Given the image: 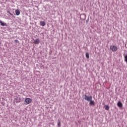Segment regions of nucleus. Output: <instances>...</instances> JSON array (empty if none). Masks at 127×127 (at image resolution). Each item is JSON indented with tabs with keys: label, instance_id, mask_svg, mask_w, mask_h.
<instances>
[{
	"label": "nucleus",
	"instance_id": "9b49d317",
	"mask_svg": "<svg viewBox=\"0 0 127 127\" xmlns=\"http://www.w3.org/2000/svg\"><path fill=\"white\" fill-rule=\"evenodd\" d=\"M86 58H88V59H89L90 58V56L89 55V53H87L86 54Z\"/></svg>",
	"mask_w": 127,
	"mask_h": 127
},
{
	"label": "nucleus",
	"instance_id": "dca6fc26",
	"mask_svg": "<svg viewBox=\"0 0 127 127\" xmlns=\"http://www.w3.org/2000/svg\"><path fill=\"white\" fill-rule=\"evenodd\" d=\"M9 14H10V15H13V14L11 13H10Z\"/></svg>",
	"mask_w": 127,
	"mask_h": 127
},
{
	"label": "nucleus",
	"instance_id": "f257e3e1",
	"mask_svg": "<svg viewBox=\"0 0 127 127\" xmlns=\"http://www.w3.org/2000/svg\"><path fill=\"white\" fill-rule=\"evenodd\" d=\"M110 48L113 52H116V51H118V47H117L116 46H115V45L110 46Z\"/></svg>",
	"mask_w": 127,
	"mask_h": 127
},
{
	"label": "nucleus",
	"instance_id": "423d86ee",
	"mask_svg": "<svg viewBox=\"0 0 127 127\" xmlns=\"http://www.w3.org/2000/svg\"><path fill=\"white\" fill-rule=\"evenodd\" d=\"M90 104L91 105V106H95V101H94L93 100H90L89 101Z\"/></svg>",
	"mask_w": 127,
	"mask_h": 127
},
{
	"label": "nucleus",
	"instance_id": "ddd939ff",
	"mask_svg": "<svg viewBox=\"0 0 127 127\" xmlns=\"http://www.w3.org/2000/svg\"><path fill=\"white\" fill-rule=\"evenodd\" d=\"M125 62L127 64V55L125 56Z\"/></svg>",
	"mask_w": 127,
	"mask_h": 127
},
{
	"label": "nucleus",
	"instance_id": "f8f14e48",
	"mask_svg": "<svg viewBox=\"0 0 127 127\" xmlns=\"http://www.w3.org/2000/svg\"><path fill=\"white\" fill-rule=\"evenodd\" d=\"M58 126H59V127H61V123H60V120H58Z\"/></svg>",
	"mask_w": 127,
	"mask_h": 127
},
{
	"label": "nucleus",
	"instance_id": "39448f33",
	"mask_svg": "<svg viewBox=\"0 0 127 127\" xmlns=\"http://www.w3.org/2000/svg\"><path fill=\"white\" fill-rule=\"evenodd\" d=\"M15 12L17 15H19V14H20V11L18 9H16Z\"/></svg>",
	"mask_w": 127,
	"mask_h": 127
},
{
	"label": "nucleus",
	"instance_id": "1a4fd4ad",
	"mask_svg": "<svg viewBox=\"0 0 127 127\" xmlns=\"http://www.w3.org/2000/svg\"><path fill=\"white\" fill-rule=\"evenodd\" d=\"M0 25H1V26H5V25L6 24L4 22H3L2 21H1V20L0 21Z\"/></svg>",
	"mask_w": 127,
	"mask_h": 127
},
{
	"label": "nucleus",
	"instance_id": "6e6552de",
	"mask_svg": "<svg viewBox=\"0 0 127 127\" xmlns=\"http://www.w3.org/2000/svg\"><path fill=\"white\" fill-rule=\"evenodd\" d=\"M40 25H41L42 26H45V22L41 21L40 22Z\"/></svg>",
	"mask_w": 127,
	"mask_h": 127
},
{
	"label": "nucleus",
	"instance_id": "2eb2a0df",
	"mask_svg": "<svg viewBox=\"0 0 127 127\" xmlns=\"http://www.w3.org/2000/svg\"><path fill=\"white\" fill-rule=\"evenodd\" d=\"M7 13H9V14L10 13V12L9 11H7Z\"/></svg>",
	"mask_w": 127,
	"mask_h": 127
},
{
	"label": "nucleus",
	"instance_id": "9d476101",
	"mask_svg": "<svg viewBox=\"0 0 127 127\" xmlns=\"http://www.w3.org/2000/svg\"><path fill=\"white\" fill-rule=\"evenodd\" d=\"M109 109H110V107H109V106H108V105L105 106V110L106 111H109Z\"/></svg>",
	"mask_w": 127,
	"mask_h": 127
},
{
	"label": "nucleus",
	"instance_id": "f03ea898",
	"mask_svg": "<svg viewBox=\"0 0 127 127\" xmlns=\"http://www.w3.org/2000/svg\"><path fill=\"white\" fill-rule=\"evenodd\" d=\"M84 99V100H85V101L90 102V101H91V100L93 99V97L92 96H88L87 95H85Z\"/></svg>",
	"mask_w": 127,
	"mask_h": 127
},
{
	"label": "nucleus",
	"instance_id": "0eeeda50",
	"mask_svg": "<svg viewBox=\"0 0 127 127\" xmlns=\"http://www.w3.org/2000/svg\"><path fill=\"white\" fill-rule=\"evenodd\" d=\"M34 43H35V44H39V39H36L34 41Z\"/></svg>",
	"mask_w": 127,
	"mask_h": 127
},
{
	"label": "nucleus",
	"instance_id": "f3484780",
	"mask_svg": "<svg viewBox=\"0 0 127 127\" xmlns=\"http://www.w3.org/2000/svg\"><path fill=\"white\" fill-rule=\"evenodd\" d=\"M80 18H81V16H80Z\"/></svg>",
	"mask_w": 127,
	"mask_h": 127
},
{
	"label": "nucleus",
	"instance_id": "4468645a",
	"mask_svg": "<svg viewBox=\"0 0 127 127\" xmlns=\"http://www.w3.org/2000/svg\"><path fill=\"white\" fill-rule=\"evenodd\" d=\"M15 42L16 43H19V41H18V40H15Z\"/></svg>",
	"mask_w": 127,
	"mask_h": 127
},
{
	"label": "nucleus",
	"instance_id": "7ed1b4c3",
	"mask_svg": "<svg viewBox=\"0 0 127 127\" xmlns=\"http://www.w3.org/2000/svg\"><path fill=\"white\" fill-rule=\"evenodd\" d=\"M32 102V99L29 98H26L25 99V105H29Z\"/></svg>",
	"mask_w": 127,
	"mask_h": 127
},
{
	"label": "nucleus",
	"instance_id": "20e7f679",
	"mask_svg": "<svg viewBox=\"0 0 127 127\" xmlns=\"http://www.w3.org/2000/svg\"><path fill=\"white\" fill-rule=\"evenodd\" d=\"M117 106L119 108H122V107H123V103H122V102L121 101H119L118 102Z\"/></svg>",
	"mask_w": 127,
	"mask_h": 127
}]
</instances>
